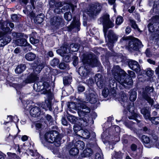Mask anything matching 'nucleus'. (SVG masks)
<instances>
[{
	"instance_id": "nucleus-1",
	"label": "nucleus",
	"mask_w": 159,
	"mask_h": 159,
	"mask_svg": "<svg viewBox=\"0 0 159 159\" xmlns=\"http://www.w3.org/2000/svg\"><path fill=\"white\" fill-rule=\"evenodd\" d=\"M111 71L115 79L120 84L119 87L120 89H123V87L129 89L132 87L133 80L131 78H135L136 76L134 72L128 70V72L131 78L125 79L127 74L124 70L121 69L119 66H114Z\"/></svg>"
},
{
	"instance_id": "nucleus-2",
	"label": "nucleus",
	"mask_w": 159,
	"mask_h": 159,
	"mask_svg": "<svg viewBox=\"0 0 159 159\" xmlns=\"http://www.w3.org/2000/svg\"><path fill=\"white\" fill-rule=\"evenodd\" d=\"M68 107L70 109L77 110L79 116L82 117L81 123L82 122H84L83 125L84 126L87 125L89 118L88 114L90 112V109L87 106L85 102L80 103L76 105L75 103H71L68 105Z\"/></svg>"
},
{
	"instance_id": "nucleus-3",
	"label": "nucleus",
	"mask_w": 159,
	"mask_h": 159,
	"mask_svg": "<svg viewBox=\"0 0 159 159\" xmlns=\"http://www.w3.org/2000/svg\"><path fill=\"white\" fill-rule=\"evenodd\" d=\"M39 138L41 142L43 143L44 139L46 141L51 143H53L54 145L57 147L61 145V137L59 133L56 131H51L45 133L43 136L42 135L41 132L39 133Z\"/></svg>"
},
{
	"instance_id": "nucleus-4",
	"label": "nucleus",
	"mask_w": 159,
	"mask_h": 159,
	"mask_svg": "<svg viewBox=\"0 0 159 159\" xmlns=\"http://www.w3.org/2000/svg\"><path fill=\"white\" fill-rule=\"evenodd\" d=\"M122 39L123 40H130L127 46L128 48L130 51H137L143 47L141 42L139 39L131 36L123 37Z\"/></svg>"
},
{
	"instance_id": "nucleus-5",
	"label": "nucleus",
	"mask_w": 159,
	"mask_h": 159,
	"mask_svg": "<svg viewBox=\"0 0 159 159\" xmlns=\"http://www.w3.org/2000/svg\"><path fill=\"white\" fill-rule=\"evenodd\" d=\"M82 61L84 64H87L92 67L98 66L99 64L97 59L91 53L83 55Z\"/></svg>"
},
{
	"instance_id": "nucleus-6",
	"label": "nucleus",
	"mask_w": 159,
	"mask_h": 159,
	"mask_svg": "<svg viewBox=\"0 0 159 159\" xmlns=\"http://www.w3.org/2000/svg\"><path fill=\"white\" fill-rule=\"evenodd\" d=\"M109 16L105 14L100 18L98 20V23L100 24L102 23L103 25V30L105 36L107 28H111L114 26L113 23L109 20Z\"/></svg>"
},
{
	"instance_id": "nucleus-7",
	"label": "nucleus",
	"mask_w": 159,
	"mask_h": 159,
	"mask_svg": "<svg viewBox=\"0 0 159 159\" xmlns=\"http://www.w3.org/2000/svg\"><path fill=\"white\" fill-rule=\"evenodd\" d=\"M102 7L101 4L98 2L96 3L91 5L87 10V13L89 16L93 17L100 12Z\"/></svg>"
},
{
	"instance_id": "nucleus-8",
	"label": "nucleus",
	"mask_w": 159,
	"mask_h": 159,
	"mask_svg": "<svg viewBox=\"0 0 159 159\" xmlns=\"http://www.w3.org/2000/svg\"><path fill=\"white\" fill-rule=\"evenodd\" d=\"M67 46L65 45L61 46L60 49L57 50V53L63 57V60L66 62H69L70 61V58L68 54L70 50L67 49Z\"/></svg>"
},
{
	"instance_id": "nucleus-9",
	"label": "nucleus",
	"mask_w": 159,
	"mask_h": 159,
	"mask_svg": "<svg viewBox=\"0 0 159 159\" xmlns=\"http://www.w3.org/2000/svg\"><path fill=\"white\" fill-rule=\"evenodd\" d=\"M152 20L148 25L149 30L151 32H154L155 30H159V16L153 17Z\"/></svg>"
},
{
	"instance_id": "nucleus-10",
	"label": "nucleus",
	"mask_w": 159,
	"mask_h": 159,
	"mask_svg": "<svg viewBox=\"0 0 159 159\" xmlns=\"http://www.w3.org/2000/svg\"><path fill=\"white\" fill-rule=\"evenodd\" d=\"M153 90L152 87H146L145 88V91L144 92L143 94V98L146 100L151 105L153 104L154 101L149 96L148 93H150L151 92H152Z\"/></svg>"
},
{
	"instance_id": "nucleus-11",
	"label": "nucleus",
	"mask_w": 159,
	"mask_h": 159,
	"mask_svg": "<svg viewBox=\"0 0 159 159\" xmlns=\"http://www.w3.org/2000/svg\"><path fill=\"white\" fill-rule=\"evenodd\" d=\"M107 38L109 41V43H108V46H109V45H110L111 47L110 48V50H112L113 43L115 41H117L118 37L114 33L113 31L110 30L108 31Z\"/></svg>"
},
{
	"instance_id": "nucleus-12",
	"label": "nucleus",
	"mask_w": 159,
	"mask_h": 159,
	"mask_svg": "<svg viewBox=\"0 0 159 159\" xmlns=\"http://www.w3.org/2000/svg\"><path fill=\"white\" fill-rule=\"evenodd\" d=\"M28 38V36L25 34H23V36H21L20 38L17 39L15 41V43L18 46H25L28 45L26 39Z\"/></svg>"
},
{
	"instance_id": "nucleus-13",
	"label": "nucleus",
	"mask_w": 159,
	"mask_h": 159,
	"mask_svg": "<svg viewBox=\"0 0 159 159\" xmlns=\"http://www.w3.org/2000/svg\"><path fill=\"white\" fill-rule=\"evenodd\" d=\"M128 66L132 70L135 71L136 73H139L141 70L140 68L138 62L134 60L129 61Z\"/></svg>"
},
{
	"instance_id": "nucleus-14",
	"label": "nucleus",
	"mask_w": 159,
	"mask_h": 159,
	"mask_svg": "<svg viewBox=\"0 0 159 159\" xmlns=\"http://www.w3.org/2000/svg\"><path fill=\"white\" fill-rule=\"evenodd\" d=\"M89 72V69L86 66H81L79 69L78 73L82 76V79L87 78Z\"/></svg>"
},
{
	"instance_id": "nucleus-15",
	"label": "nucleus",
	"mask_w": 159,
	"mask_h": 159,
	"mask_svg": "<svg viewBox=\"0 0 159 159\" xmlns=\"http://www.w3.org/2000/svg\"><path fill=\"white\" fill-rule=\"evenodd\" d=\"M37 86L39 91L45 90L47 91V89L49 87L48 83L46 82L40 81L34 84V87Z\"/></svg>"
},
{
	"instance_id": "nucleus-16",
	"label": "nucleus",
	"mask_w": 159,
	"mask_h": 159,
	"mask_svg": "<svg viewBox=\"0 0 159 159\" xmlns=\"http://www.w3.org/2000/svg\"><path fill=\"white\" fill-rule=\"evenodd\" d=\"M86 94L87 101H89L92 104L96 102L97 101V95L94 92L88 93H87Z\"/></svg>"
},
{
	"instance_id": "nucleus-17",
	"label": "nucleus",
	"mask_w": 159,
	"mask_h": 159,
	"mask_svg": "<svg viewBox=\"0 0 159 159\" xmlns=\"http://www.w3.org/2000/svg\"><path fill=\"white\" fill-rule=\"evenodd\" d=\"M38 78L37 75L33 73L28 76L25 82L26 83H34L37 80Z\"/></svg>"
},
{
	"instance_id": "nucleus-18",
	"label": "nucleus",
	"mask_w": 159,
	"mask_h": 159,
	"mask_svg": "<svg viewBox=\"0 0 159 159\" xmlns=\"http://www.w3.org/2000/svg\"><path fill=\"white\" fill-rule=\"evenodd\" d=\"M44 64L42 63H38L35 64L33 67V73L36 75L39 73L44 67Z\"/></svg>"
},
{
	"instance_id": "nucleus-19",
	"label": "nucleus",
	"mask_w": 159,
	"mask_h": 159,
	"mask_svg": "<svg viewBox=\"0 0 159 159\" xmlns=\"http://www.w3.org/2000/svg\"><path fill=\"white\" fill-rule=\"evenodd\" d=\"M121 104L127 109L129 110V111L130 112V110L129 109V103L128 101V97H127L126 94L123 93L122 94L121 96Z\"/></svg>"
},
{
	"instance_id": "nucleus-20",
	"label": "nucleus",
	"mask_w": 159,
	"mask_h": 159,
	"mask_svg": "<svg viewBox=\"0 0 159 159\" xmlns=\"http://www.w3.org/2000/svg\"><path fill=\"white\" fill-rule=\"evenodd\" d=\"M77 135L84 139H88L90 137V133L87 130L80 129L77 132Z\"/></svg>"
},
{
	"instance_id": "nucleus-21",
	"label": "nucleus",
	"mask_w": 159,
	"mask_h": 159,
	"mask_svg": "<svg viewBox=\"0 0 159 159\" xmlns=\"http://www.w3.org/2000/svg\"><path fill=\"white\" fill-rule=\"evenodd\" d=\"M30 114L33 117L38 116L40 114V110L39 108L37 107L32 108L30 111Z\"/></svg>"
},
{
	"instance_id": "nucleus-22",
	"label": "nucleus",
	"mask_w": 159,
	"mask_h": 159,
	"mask_svg": "<svg viewBox=\"0 0 159 159\" xmlns=\"http://www.w3.org/2000/svg\"><path fill=\"white\" fill-rule=\"evenodd\" d=\"M80 25V23L79 20H76L75 18H74L72 23L69 27V30H71V29L75 28H77L78 30H79V27Z\"/></svg>"
},
{
	"instance_id": "nucleus-23",
	"label": "nucleus",
	"mask_w": 159,
	"mask_h": 159,
	"mask_svg": "<svg viewBox=\"0 0 159 159\" xmlns=\"http://www.w3.org/2000/svg\"><path fill=\"white\" fill-rule=\"evenodd\" d=\"M1 28L2 30V35H4L11 31L8 27V23L7 22H4L3 24L2 25Z\"/></svg>"
},
{
	"instance_id": "nucleus-24",
	"label": "nucleus",
	"mask_w": 159,
	"mask_h": 159,
	"mask_svg": "<svg viewBox=\"0 0 159 159\" xmlns=\"http://www.w3.org/2000/svg\"><path fill=\"white\" fill-rule=\"evenodd\" d=\"M95 81L97 85L99 88H102L103 86V82L102 81V75L100 74H98L95 76Z\"/></svg>"
},
{
	"instance_id": "nucleus-25",
	"label": "nucleus",
	"mask_w": 159,
	"mask_h": 159,
	"mask_svg": "<svg viewBox=\"0 0 159 159\" xmlns=\"http://www.w3.org/2000/svg\"><path fill=\"white\" fill-rule=\"evenodd\" d=\"M25 58L28 61H32L34 60L36 57V55L32 52L26 53L25 55Z\"/></svg>"
},
{
	"instance_id": "nucleus-26",
	"label": "nucleus",
	"mask_w": 159,
	"mask_h": 159,
	"mask_svg": "<svg viewBox=\"0 0 159 159\" xmlns=\"http://www.w3.org/2000/svg\"><path fill=\"white\" fill-rule=\"evenodd\" d=\"M44 17L43 15L40 14L35 17L34 21L37 24H40L43 21Z\"/></svg>"
},
{
	"instance_id": "nucleus-27",
	"label": "nucleus",
	"mask_w": 159,
	"mask_h": 159,
	"mask_svg": "<svg viewBox=\"0 0 159 159\" xmlns=\"http://www.w3.org/2000/svg\"><path fill=\"white\" fill-rule=\"evenodd\" d=\"M26 66L25 64H20L16 68L15 71L16 73L20 74L22 72L26 69Z\"/></svg>"
},
{
	"instance_id": "nucleus-28",
	"label": "nucleus",
	"mask_w": 159,
	"mask_h": 159,
	"mask_svg": "<svg viewBox=\"0 0 159 159\" xmlns=\"http://www.w3.org/2000/svg\"><path fill=\"white\" fill-rule=\"evenodd\" d=\"M43 108L45 109V110H49L50 111L52 110V105L50 100H48L45 101V103L44 105L42 106Z\"/></svg>"
},
{
	"instance_id": "nucleus-29",
	"label": "nucleus",
	"mask_w": 159,
	"mask_h": 159,
	"mask_svg": "<svg viewBox=\"0 0 159 159\" xmlns=\"http://www.w3.org/2000/svg\"><path fill=\"white\" fill-rule=\"evenodd\" d=\"M68 46L67 49H69L70 52L71 51L72 52H76L78 51L79 48V45L77 44L72 43L71 44L69 47Z\"/></svg>"
},
{
	"instance_id": "nucleus-30",
	"label": "nucleus",
	"mask_w": 159,
	"mask_h": 159,
	"mask_svg": "<svg viewBox=\"0 0 159 159\" xmlns=\"http://www.w3.org/2000/svg\"><path fill=\"white\" fill-rule=\"evenodd\" d=\"M27 153L29 155L32 156L34 159H37L39 156L38 153L36 150L34 151L32 150H29L27 151Z\"/></svg>"
},
{
	"instance_id": "nucleus-31",
	"label": "nucleus",
	"mask_w": 159,
	"mask_h": 159,
	"mask_svg": "<svg viewBox=\"0 0 159 159\" xmlns=\"http://www.w3.org/2000/svg\"><path fill=\"white\" fill-rule=\"evenodd\" d=\"M141 111L145 119H149L150 115V113L147 108H143L141 110Z\"/></svg>"
},
{
	"instance_id": "nucleus-32",
	"label": "nucleus",
	"mask_w": 159,
	"mask_h": 159,
	"mask_svg": "<svg viewBox=\"0 0 159 159\" xmlns=\"http://www.w3.org/2000/svg\"><path fill=\"white\" fill-rule=\"evenodd\" d=\"M75 146L78 149L79 148L80 149H82L84 148L85 144L83 141H78L75 143Z\"/></svg>"
},
{
	"instance_id": "nucleus-33",
	"label": "nucleus",
	"mask_w": 159,
	"mask_h": 159,
	"mask_svg": "<svg viewBox=\"0 0 159 159\" xmlns=\"http://www.w3.org/2000/svg\"><path fill=\"white\" fill-rule=\"evenodd\" d=\"M83 153L84 155V157H89L92 154L93 151L90 148H88L83 151Z\"/></svg>"
},
{
	"instance_id": "nucleus-34",
	"label": "nucleus",
	"mask_w": 159,
	"mask_h": 159,
	"mask_svg": "<svg viewBox=\"0 0 159 159\" xmlns=\"http://www.w3.org/2000/svg\"><path fill=\"white\" fill-rule=\"evenodd\" d=\"M79 152L78 149L76 148H71L69 151V153L70 155L72 156H75Z\"/></svg>"
},
{
	"instance_id": "nucleus-35",
	"label": "nucleus",
	"mask_w": 159,
	"mask_h": 159,
	"mask_svg": "<svg viewBox=\"0 0 159 159\" xmlns=\"http://www.w3.org/2000/svg\"><path fill=\"white\" fill-rule=\"evenodd\" d=\"M110 86L111 89H114L115 87H118V84L116 83L114 80L111 79L109 80Z\"/></svg>"
},
{
	"instance_id": "nucleus-36",
	"label": "nucleus",
	"mask_w": 159,
	"mask_h": 159,
	"mask_svg": "<svg viewBox=\"0 0 159 159\" xmlns=\"http://www.w3.org/2000/svg\"><path fill=\"white\" fill-rule=\"evenodd\" d=\"M67 119L68 120L72 123H75L77 120V118L72 115H69L68 116Z\"/></svg>"
},
{
	"instance_id": "nucleus-37",
	"label": "nucleus",
	"mask_w": 159,
	"mask_h": 159,
	"mask_svg": "<svg viewBox=\"0 0 159 159\" xmlns=\"http://www.w3.org/2000/svg\"><path fill=\"white\" fill-rule=\"evenodd\" d=\"M71 81V78L68 77H65L63 78V82L64 84L66 85L70 84Z\"/></svg>"
},
{
	"instance_id": "nucleus-38",
	"label": "nucleus",
	"mask_w": 159,
	"mask_h": 159,
	"mask_svg": "<svg viewBox=\"0 0 159 159\" xmlns=\"http://www.w3.org/2000/svg\"><path fill=\"white\" fill-rule=\"evenodd\" d=\"M149 119L154 124L157 125L159 123V117H149Z\"/></svg>"
},
{
	"instance_id": "nucleus-39",
	"label": "nucleus",
	"mask_w": 159,
	"mask_h": 159,
	"mask_svg": "<svg viewBox=\"0 0 159 159\" xmlns=\"http://www.w3.org/2000/svg\"><path fill=\"white\" fill-rule=\"evenodd\" d=\"M142 141L143 143L145 144H148L150 142L149 138L147 136L143 135L142 137Z\"/></svg>"
},
{
	"instance_id": "nucleus-40",
	"label": "nucleus",
	"mask_w": 159,
	"mask_h": 159,
	"mask_svg": "<svg viewBox=\"0 0 159 159\" xmlns=\"http://www.w3.org/2000/svg\"><path fill=\"white\" fill-rule=\"evenodd\" d=\"M136 95L137 93L135 91L131 92L129 98L130 100L132 101H135L136 98Z\"/></svg>"
},
{
	"instance_id": "nucleus-41",
	"label": "nucleus",
	"mask_w": 159,
	"mask_h": 159,
	"mask_svg": "<svg viewBox=\"0 0 159 159\" xmlns=\"http://www.w3.org/2000/svg\"><path fill=\"white\" fill-rule=\"evenodd\" d=\"M65 19L67 21H70L72 19V15L71 13L70 12H66L64 15Z\"/></svg>"
},
{
	"instance_id": "nucleus-42",
	"label": "nucleus",
	"mask_w": 159,
	"mask_h": 159,
	"mask_svg": "<svg viewBox=\"0 0 159 159\" xmlns=\"http://www.w3.org/2000/svg\"><path fill=\"white\" fill-rule=\"evenodd\" d=\"M62 19L60 17H57L56 18V22L55 23H53V24L59 26L62 22Z\"/></svg>"
},
{
	"instance_id": "nucleus-43",
	"label": "nucleus",
	"mask_w": 159,
	"mask_h": 159,
	"mask_svg": "<svg viewBox=\"0 0 159 159\" xmlns=\"http://www.w3.org/2000/svg\"><path fill=\"white\" fill-rule=\"evenodd\" d=\"M59 62V61L58 59H54L51 61L50 64L52 66H54L57 65Z\"/></svg>"
},
{
	"instance_id": "nucleus-44",
	"label": "nucleus",
	"mask_w": 159,
	"mask_h": 159,
	"mask_svg": "<svg viewBox=\"0 0 159 159\" xmlns=\"http://www.w3.org/2000/svg\"><path fill=\"white\" fill-rule=\"evenodd\" d=\"M59 68L61 69H68V65L64 63H61L59 65Z\"/></svg>"
},
{
	"instance_id": "nucleus-45",
	"label": "nucleus",
	"mask_w": 159,
	"mask_h": 159,
	"mask_svg": "<svg viewBox=\"0 0 159 159\" xmlns=\"http://www.w3.org/2000/svg\"><path fill=\"white\" fill-rule=\"evenodd\" d=\"M123 18L122 17L119 16L117 17L116 20V24L120 25L123 22Z\"/></svg>"
},
{
	"instance_id": "nucleus-46",
	"label": "nucleus",
	"mask_w": 159,
	"mask_h": 159,
	"mask_svg": "<svg viewBox=\"0 0 159 159\" xmlns=\"http://www.w3.org/2000/svg\"><path fill=\"white\" fill-rule=\"evenodd\" d=\"M109 90L107 88H105L102 91V94L103 96L106 97L108 95Z\"/></svg>"
},
{
	"instance_id": "nucleus-47",
	"label": "nucleus",
	"mask_w": 159,
	"mask_h": 159,
	"mask_svg": "<svg viewBox=\"0 0 159 159\" xmlns=\"http://www.w3.org/2000/svg\"><path fill=\"white\" fill-rule=\"evenodd\" d=\"M131 24V26L134 29H136L138 28L137 25L136 24L134 20H129Z\"/></svg>"
},
{
	"instance_id": "nucleus-48",
	"label": "nucleus",
	"mask_w": 159,
	"mask_h": 159,
	"mask_svg": "<svg viewBox=\"0 0 159 159\" xmlns=\"http://www.w3.org/2000/svg\"><path fill=\"white\" fill-rule=\"evenodd\" d=\"M30 43L33 44H35L39 42V41L38 39H35L33 37H31L30 39Z\"/></svg>"
},
{
	"instance_id": "nucleus-49",
	"label": "nucleus",
	"mask_w": 159,
	"mask_h": 159,
	"mask_svg": "<svg viewBox=\"0 0 159 159\" xmlns=\"http://www.w3.org/2000/svg\"><path fill=\"white\" fill-rule=\"evenodd\" d=\"M5 40V44H8L11 40V38L9 36H6L3 38Z\"/></svg>"
},
{
	"instance_id": "nucleus-50",
	"label": "nucleus",
	"mask_w": 159,
	"mask_h": 159,
	"mask_svg": "<svg viewBox=\"0 0 159 159\" xmlns=\"http://www.w3.org/2000/svg\"><path fill=\"white\" fill-rule=\"evenodd\" d=\"M123 154L120 152H116L115 153V157L116 158H121Z\"/></svg>"
},
{
	"instance_id": "nucleus-51",
	"label": "nucleus",
	"mask_w": 159,
	"mask_h": 159,
	"mask_svg": "<svg viewBox=\"0 0 159 159\" xmlns=\"http://www.w3.org/2000/svg\"><path fill=\"white\" fill-rule=\"evenodd\" d=\"M95 158L96 159H102L103 158L102 154L101 152L96 153Z\"/></svg>"
},
{
	"instance_id": "nucleus-52",
	"label": "nucleus",
	"mask_w": 159,
	"mask_h": 159,
	"mask_svg": "<svg viewBox=\"0 0 159 159\" xmlns=\"http://www.w3.org/2000/svg\"><path fill=\"white\" fill-rule=\"evenodd\" d=\"M153 74V71L150 69H148L146 72L147 75L149 77L151 76Z\"/></svg>"
},
{
	"instance_id": "nucleus-53",
	"label": "nucleus",
	"mask_w": 159,
	"mask_h": 159,
	"mask_svg": "<svg viewBox=\"0 0 159 159\" xmlns=\"http://www.w3.org/2000/svg\"><path fill=\"white\" fill-rule=\"evenodd\" d=\"M23 34L22 33L14 32L12 33V36L14 37H17L18 38H20V37L21 36H23Z\"/></svg>"
},
{
	"instance_id": "nucleus-54",
	"label": "nucleus",
	"mask_w": 159,
	"mask_h": 159,
	"mask_svg": "<svg viewBox=\"0 0 159 159\" xmlns=\"http://www.w3.org/2000/svg\"><path fill=\"white\" fill-rule=\"evenodd\" d=\"M85 89L84 87L82 85H80L78 86V90L79 92H83Z\"/></svg>"
},
{
	"instance_id": "nucleus-55",
	"label": "nucleus",
	"mask_w": 159,
	"mask_h": 159,
	"mask_svg": "<svg viewBox=\"0 0 159 159\" xmlns=\"http://www.w3.org/2000/svg\"><path fill=\"white\" fill-rule=\"evenodd\" d=\"M131 150L133 151H135L137 148V146L134 144H132L130 146Z\"/></svg>"
},
{
	"instance_id": "nucleus-56",
	"label": "nucleus",
	"mask_w": 159,
	"mask_h": 159,
	"mask_svg": "<svg viewBox=\"0 0 159 159\" xmlns=\"http://www.w3.org/2000/svg\"><path fill=\"white\" fill-rule=\"evenodd\" d=\"M145 53L147 56L148 57H150L152 56V54L148 49H146Z\"/></svg>"
},
{
	"instance_id": "nucleus-57",
	"label": "nucleus",
	"mask_w": 159,
	"mask_h": 159,
	"mask_svg": "<svg viewBox=\"0 0 159 159\" xmlns=\"http://www.w3.org/2000/svg\"><path fill=\"white\" fill-rule=\"evenodd\" d=\"M7 44H5V40L3 38L0 39V46L2 47Z\"/></svg>"
},
{
	"instance_id": "nucleus-58",
	"label": "nucleus",
	"mask_w": 159,
	"mask_h": 159,
	"mask_svg": "<svg viewBox=\"0 0 159 159\" xmlns=\"http://www.w3.org/2000/svg\"><path fill=\"white\" fill-rule=\"evenodd\" d=\"M74 60L73 62V64L75 66H76L78 62V57L76 56L74 57Z\"/></svg>"
},
{
	"instance_id": "nucleus-59",
	"label": "nucleus",
	"mask_w": 159,
	"mask_h": 159,
	"mask_svg": "<svg viewBox=\"0 0 159 159\" xmlns=\"http://www.w3.org/2000/svg\"><path fill=\"white\" fill-rule=\"evenodd\" d=\"M132 116H128V118L130 119L136 120V117H137V114L133 113L132 114Z\"/></svg>"
},
{
	"instance_id": "nucleus-60",
	"label": "nucleus",
	"mask_w": 159,
	"mask_h": 159,
	"mask_svg": "<svg viewBox=\"0 0 159 159\" xmlns=\"http://www.w3.org/2000/svg\"><path fill=\"white\" fill-rule=\"evenodd\" d=\"M42 125L40 123H37L35 125L37 129L40 130L42 128Z\"/></svg>"
},
{
	"instance_id": "nucleus-61",
	"label": "nucleus",
	"mask_w": 159,
	"mask_h": 159,
	"mask_svg": "<svg viewBox=\"0 0 159 159\" xmlns=\"http://www.w3.org/2000/svg\"><path fill=\"white\" fill-rule=\"evenodd\" d=\"M62 2H58L56 3L55 6L56 7H61L63 6V4H62Z\"/></svg>"
},
{
	"instance_id": "nucleus-62",
	"label": "nucleus",
	"mask_w": 159,
	"mask_h": 159,
	"mask_svg": "<svg viewBox=\"0 0 159 159\" xmlns=\"http://www.w3.org/2000/svg\"><path fill=\"white\" fill-rule=\"evenodd\" d=\"M45 117L47 120L48 121H51L52 120V116L48 114H47L45 116Z\"/></svg>"
},
{
	"instance_id": "nucleus-63",
	"label": "nucleus",
	"mask_w": 159,
	"mask_h": 159,
	"mask_svg": "<svg viewBox=\"0 0 159 159\" xmlns=\"http://www.w3.org/2000/svg\"><path fill=\"white\" fill-rule=\"evenodd\" d=\"M21 51L20 48L17 47L14 50V52L15 53L17 54L19 53Z\"/></svg>"
},
{
	"instance_id": "nucleus-64",
	"label": "nucleus",
	"mask_w": 159,
	"mask_h": 159,
	"mask_svg": "<svg viewBox=\"0 0 159 159\" xmlns=\"http://www.w3.org/2000/svg\"><path fill=\"white\" fill-rule=\"evenodd\" d=\"M17 16L16 14H13L11 16V18L12 20L15 21L17 19Z\"/></svg>"
}]
</instances>
